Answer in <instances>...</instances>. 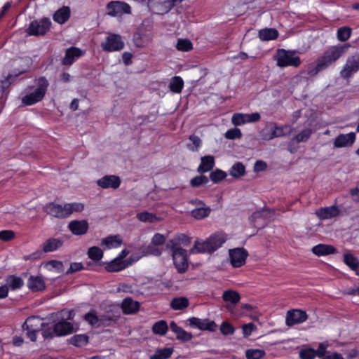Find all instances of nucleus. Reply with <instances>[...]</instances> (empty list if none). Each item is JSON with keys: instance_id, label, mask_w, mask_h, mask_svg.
Masks as SVG:
<instances>
[{"instance_id": "2eb2a0df", "label": "nucleus", "mask_w": 359, "mask_h": 359, "mask_svg": "<svg viewBox=\"0 0 359 359\" xmlns=\"http://www.w3.org/2000/svg\"><path fill=\"white\" fill-rule=\"evenodd\" d=\"M248 255V252L242 248H234L229 250V260L233 267L243 266L245 263Z\"/></svg>"}, {"instance_id": "6ab92c4d", "label": "nucleus", "mask_w": 359, "mask_h": 359, "mask_svg": "<svg viewBox=\"0 0 359 359\" xmlns=\"http://www.w3.org/2000/svg\"><path fill=\"white\" fill-rule=\"evenodd\" d=\"M227 240V236L224 232H217L211 235L208 238V243L212 252L217 250Z\"/></svg>"}, {"instance_id": "f257e3e1", "label": "nucleus", "mask_w": 359, "mask_h": 359, "mask_svg": "<svg viewBox=\"0 0 359 359\" xmlns=\"http://www.w3.org/2000/svg\"><path fill=\"white\" fill-rule=\"evenodd\" d=\"M58 321L55 323L52 332L44 331V337H53L54 336H65L71 334L74 331L73 325L67 320H72L74 317V310L63 309L55 314Z\"/></svg>"}, {"instance_id": "423d86ee", "label": "nucleus", "mask_w": 359, "mask_h": 359, "mask_svg": "<svg viewBox=\"0 0 359 359\" xmlns=\"http://www.w3.org/2000/svg\"><path fill=\"white\" fill-rule=\"evenodd\" d=\"M106 13L111 17H121L125 14H130L131 7L125 1H111L106 5Z\"/></svg>"}, {"instance_id": "72a5a7b5", "label": "nucleus", "mask_w": 359, "mask_h": 359, "mask_svg": "<svg viewBox=\"0 0 359 359\" xmlns=\"http://www.w3.org/2000/svg\"><path fill=\"white\" fill-rule=\"evenodd\" d=\"M258 36L262 41H271L278 38V32L274 28H265L259 31Z\"/></svg>"}, {"instance_id": "69168bd1", "label": "nucleus", "mask_w": 359, "mask_h": 359, "mask_svg": "<svg viewBox=\"0 0 359 359\" xmlns=\"http://www.w3.org/2000/svg\"><path fill=\"white\" fill-rule=\"evenodd\" d=\"M209 182L208 178L205 175H199L192 178L190 184L194 187H198L202 184H205Z\"/></svg>"}, {"instance_id": "58836bf2", "label": "nucleus", "mask_w": 359, "mask_h": 359, "mask_svg": "<svg viewBox=\"0 0 359 359\" xmlns=\"http://www.w3.org/2000/svg\"><path fill=\"white\" fill-rule=\"evenodd\" d=\"M174 352L173 348H158L155 353L150 355V359H168Z\"/></svg>"}, {"instance_id": "09e8293b", "label": "nucleus", "mask_w": 359, "mask_h": 359, "mask_svg": "<svg viewBox=\"0 0 359 359\" xmlns=\"http://www.w3.org/2000/svg\"><path fill=\"white\" fill-rule=\"evenodd\" d=\"M62 245L61 241L55 238L48 240L43 245V250L46 252H53L58 249Z\"/></svg>"}, {"instance_id": "f8f14e48", "label": "nucleus", "mask_w": 359, "mask_h": 359, "mask_svg": "<svg viewBox=\"0 0 359 359\" xmlns=\"http://www.w3.org/2000/svg\"><path fill=\"white\" fill-rule=\"evenodd\" d=\"M190 203L195 206L191 211V215L196 219H203L208 217L211 212V208L205 204L203 201L198 199L191 200Z\"/></svg>"}, {"instance_id": "7ed1b4c3", "label": "nucleus", "mask_w": 359, "mask_h": 359, "mask_svg": "<svg viewBox=\"0 0 359 359\" xmlns=\"http://www.w3.org/2000/svg\"><path fill=\"white\" fill-rule=\"evenodd\" d=\"M350 47V43L338 44L329 47L318 58L322 63L320 65L327 69L344 55Z\"/></svg>"}, {"instance_id": "680f3d73", "label": "nucleus", "mask_w": 359, "mask_h": 359, "mask_svg": "<svg viewBox=\"0 0 359 359\" xmlns=\"http://www.w3.org/2000/svg\"><path fill=\"white\" fill-rule=\"evenodd\" d=\"M344 262L353 270L358 269L359 266V262L357 258L351 254H346L344 255Z\"/></svg>"}, {"instance_id": "bb28decb", "label": "nucleus", "mask_w": 359, "mask_h": 359, "mask_svg": "<svg viewBox=\"0 0 359 359\" xmlns=\"http://www.w3.org/2000/svg\"><path fill=\"white\" fill-rule=\"evenodd\" d=\"M27 287L32 292H38L43 290L46 287V285L41 276H31L27 280Z\"/></svg>"}, {"instance_id": "4d7b16f0", "label": "nucleus", "mask_w": 359, "mask_h": 359, "mask_svg": "<svg viewBox=\"0 0 359 359\" xmlns=\"http://www.w3.org/2000/svg\"><path fill=\"white\" fill-rule=\"evenodd\" d=\"M266 353L263 349L252 348L245 352V356L248 359H260L265 355Z\"/></svg>"}, {"instance_id": "4468645a", "label": "nucleus", "mask_w": 359, "mask_h": 359, "mask_svg": "<svg viewBox=\"0 0 359 359\" xmlns=\"http://www.w3.org/2000/svg\"><path fill=\"white\" fill-rule=\"evenodd\" d=\"M259 113L252 114L236 113L232 116L231 122L235 126L244 125L245 123H255L260 120Z\"/></svg>"}, {"instance_id": "e433bc0d", "label": "nucleus", "mask_w": 359, "mask_h": 359, "mask_svg": "<svg viewBox=\"0 0 359 359\" xmlns=\"http://www.w3.org/2000/svg\"><path fill=\"white\" fill-rule=\"evenodd\" d=\"M312 133V130L310 128H306L303 130L301 133L297 134L295 137H294L290 143L289 150L291 153H293L294 151L292 149V144L294 142H306L311 136Z\"/></svg>"}, {"instance_id": "de8ad7c7", "label": "nucleus", "mask_w": 359, "mask_h": 359, "mask_svg": "<svg viewBox=\"0 0 359 359\" xmlns=\"http://www.w3.org/2000/svg\"><path fill=\"white\" fill-rule=\"evenodd\" d=\"M170 306L174 310H182L189 306V300L186 297H177L172 300Z\"/></svg>"}, {"instance_id": "b1692460", "label": "nucleus", "mask_w": 359, "mask_h": 359, "mask_svg": "<svg viewBox=\"0 0 359 359\" xmlns=\"http://www.w3.org/2000/svg\"><path fill=\"white\" fill-rule=\"evenodd\" d=\"M123 243L122 238L120 235L109 236L103 238L101 241V245L104 249H112L120 247Z\"/></svg>"}, {"instance_id": "1a4fd4ad", "label": "nucleus", "mask_w": 359, "mask_h": 359, "mask_svg": "<svg viewBox=\"0 0 359 359\" xmlns=\"http://www.w3.org/2000/svg\"><path fill=\"white\" fill-rule=\"evenodd\" d=\"M267 128L268 126L260 133L263 140H271L276 137L288 135L293 131V128L288 125L277 126L276 124H273L269 133L266 131Z\"/></svg>"}, {"instance_id": "6e6552de", "label": "nucleus", "mask_w": 359, "mask_h": 359, "mask_svg": "<svg viewBox=\"0 0 359 359\" xmlns=\"http://www.w3.org/2000/svg\"><path fill=\"white\" fill-rule=\"evenodd\" d=\"M174 264L179 273L184 272L188 267V255L182 248H170Z\"/></svg>"}, {"instance_id": "bf43d9fd", "label": "nucleus", "mask_w": 359, "mask_h": 359, "mask_svg": "<svg viewBox=\"0 0 359 359\" xmlns=\"http://www.w3.org/2000/svg\"><path fill=\"white\" fill-rule=\"evenodd\" d=\"M176 48L181 51H189L193 48V46L189 40L180 39L177 41Z\"/></svg>"}, {"instance_id": "473e14b6", "label": "nucleus", "mask_w": 359, "mask_h": 359, "mask_svg": "<svg viewBox=\"0 0 359 359\" xmlns=\"http://www.w3.org/2000/svg\"><path fill=\"white\" fill-rule=\"evenodd\" d=\"M192 254L212 252L208 239L205 241H196L190 250Z\"/></svg>"}, {"instance_id": "8fccbe9b", "label": "nucleus", "mask_w": 359, "mask_h": 359, "mask_svg": "<svg viewBox=\"0 0 359 359\" xmlns=\"http://www.w3.org/2000/svg\"><path fill=\"white\" fill-rule=\"evenodd\" d=\"M189 142L187 147L188 149L191 151H198L202 145V141L201 138L196 135H192L189 137Z\"/></svg>"}, {"instance_id": "e2e57ef3", "label": "nucleus", "mask_w": 359, "mask_h": 359, "mask_svg": "<svg viewBox=\"0 0 359 359\" xmlns=\"http://www.w3.org/2000/svg\"><path fill=\"white\" fill-rule=\"evenodd\" d=\"M224 137L228 140L239 139L242 137L241 130L238 128L229 129L224 134Z\"/></svg>"}, {"instance_id": "dca6fc26", "label": "nucleus", "mask_w": 359, "mask_h": 359, "mask_svg": "<svg viewBox=\"0 0 359 359\" xmlns=\"http://www.w3.org/2000/svg\"><path fill=\"white\" fill-rule=\"evenodd\" d=\"M356 135L354 132L339 135L333 142L334 148L351 147L355 141Z\"/></svg>"}, {"instance_id": "c9c22d12", "label": "nucleus", "mask_w": 359, "mask_h": 359, "mask_svg": "<svg viewBox=\"0 0 359 359\" xmlns=\"http://www.w3.org/2000/svg\"><path fill=\"white\" fill-rule=\"evenodd\" d=\"M25 71V69H23L15 73L14 74H8L4 80L0 81V98L3 97L5 90L14 81V79Z\"/></svg>"}, {"instance_id": "c756f323", "label": "nucleus", "mask_w": 359, "mask_h": 359, "mask_svg": "<svg viewBox=\"0 0 359 359\" xmlns=\"http://www.w3.org/2000/svg\"><path fill=\"white\" fill-rule=\"evenodd\" d=\"M128 266V263L126 261L115 257L111 262L106 263L105 269L109 272H117L126 269Z\"/></svg>"}, {"instance_id": "13d9d810", "label": "nucleus", "mask_w": 359, "mask_h": 359, "mask_svg": "<svg viewBox=\"0 0 359 359\" xmlns=\"http://www.w3.org/2000/svg\"><path fill=\"white\" fill-rule=\"evenodd\" d=\"M227 174L226 172L220 169H216L210 174V179L214 183H218L224 180Z\"/></svg>"}, {"instance_id": "4c0bfd02", "label": "nucleus", "mask_w": 359, "mask_h": 359, "mask_svg": "<svg viewBox=\"0 0 359 359\" xmlns=\"http://www.w3.org/2000/svg\"><path fill=\"white\" fill-rule=\"evenodd\" d=\"M189 243V238L184 235L181 234L179 235L174 238L171 239L167 244L168 248H182L181 245H183L186 246Z\"/></svg>"}, {"instance_id": "9d476101", "label": "nucleus", "mask_w": 359, "mask_h": 359, "mask_svg": "<svg viewBox=\"0 0 359 359\" xmlns=\"http://www.w3.org/2000/svg\"><path fill=\"white\" fill-rule=\"evenodd\" d=\"M358 71L359 53H355L347 58L345 65L340 72V76L344 79H348Z\"/></svg>"}, {"instance_id": "2f4dec72", "label": "nucleus", "mask_w": 359, "mask_h": 359, "mask_svg": "<svg viewBox=\"0 0 359 359\" xmlns=\"http://www.w3.org/2000/svg\"><path fill=\"white\" fill-rule=\"evenodd\" d=\"M43 325V320L36 316L28 318L22 325V329H31L40 331Z\"/></svg>"}, {"instance_id": "a18cd8bd", "label": "nucleus", "mask_w": 359, "mask_h": 359, "mask_svg": "<svg viewBox=\"0 0 359 359\" xmlns=\"http://www.w3.org/2000/svg\"><path fill=\"white\" fill-rule=\"evenodd\" d=\"M168 330V326L165 320H159L155 323L152 326V331L154 334L164 336Z\"/></svg>"}, {"instance_id": "a211bd4d", "label": "nucleus", "mask_w": 359, "mask_h": 359, "mask_svg": "<svg viewBox=\"0 0 359 359\" xmlns=\"http://www.w3.org/2000/svg\"><path fill=\"white\" fill-rule=\"evenodd\" d=\"M97 184L102 189H116L119 187L121 184V179L116 175H106L99 179Z\"/></svg>"}, {"instance_id": "ddd939ff", "label": "nucleus", "mask_w": 359, "mask_h": 359, "mask_svg": "<svg viewBox=\"0 0 359 359\" xmlns=\"http://www.w3.org/2000/svg\"><path fill=\"white\" fill-rule=\"evenodd\" d=\"M308 318L306 313L300 309H292L287 312L285 324L289 327L301 324Z\"/></svg>"}, {"instance_id": "4be33fe9", "label": "nucleus", "mask_w": 359, "mask_h": 359, "mask_svg": "<svg viewBox=\"0 0 359 359\" xmlns=\"http://www.w3.org/2000/svg\"><path fill=\"white\" fill-rule=\"evenodd\" d=\"M340 210L337 206L331 205L329 207L320 208L316 210V214L320 219H329L337 217Z\"/></svg>"}, {"instance_id": "0eeeda50", "label": "nucleus", "mask_w": 359, "mask_h": 359, "mask_svg": "<svg viewBox=\"0 0 359 359\" xmlns=\"http://www.w3.org/2000/svg\"><path fill=\"white\" fill-rule=\"evenodd\" d=\"M125 46L122 36L119 34L110 33L101 43L103 50L107 52H116L121 50Z\"/></svg>"}, {"instance_id": "20e7f679", "label": "nucleus", "mask_w": 359, "mask_h": 359, "mask_svg": "<svg viewBox=\"0 0 359 359\" xmlns=\"http://www.w3.org/2000/svg\"><path fill=\"white\" fill-rule=\"evenodd\" d=\"M277 66L286 67L289 66L297 67L301 64V59L295 55V51L278 49L275 55Z\"/></svg>"}, {"instance_id": "774afa93", "label": "nucleus", "mask_w": 359, "mask_h": 359, "mask_svg": "<svg viewBox=\"0 0 359 359\" xmlns=\"http://www.w3.org/2000/svg\"><path fill=\"white\" fill-rule=\"evenodd\" d=\"M256 329L257 327L252 323L243 325L242 327L243 336L248 337Z\"/></svg>"}, {"instance_id": "a19ab883", "label": "nucleus", "mask_w": 359, "mask_h": 359, "mask_svg": "<svg viewBox=\"0 0 359 359\" xmlns=\"http://www.w3.org/2000/svg\"><path fill=\"white\" fill-rule=\"evenodd\" d=\"M266 212L264 210L254 212L250 217V222L257 228H260L265 223L264 217Z\"/></svg>"}, {"instance_id": "49530a36", "label": "nucleus", "mask_w": 359, "mask_h": 359, "mask_svg": "<svg viewBox=\"0 0 359 359\" xmlns=\"http://www.w3.org/2000/svg\"><path fill=\"white\" fill-rule=\"evenodd\" d=\"M24 284L22 279L15 276H10L6 278V285L12 290L20 289Z\"/></svg>"}, {"instance_id": "f03ea898", "label": "nucleus", "mask_w": 359, "mask_h": 359, "mask_svg": "<svg viewBox=\"0 0 359 359\" xmlns=\"http://www.w3.org/2000/svg\"><path fill=\"white\" fill-rule=\"evenodd\" d=\"M48 86L49 83L45 77L36 79L33 85L26 89L27 93L22 97V104L30 106L41 101L47 92Z\"/></svg>"}, {"instance_id": "052dcab7", "label": "nucleus", "mask_w": 359, "mask_h": 359, "mask_svg": "<svg viewBox=\"0 0 359 359\" xmlns=\"http://www.w3.org/2000/svg\"><path fill=\"white\" fill-rule=\"evenodd\" d=\"M322 63L318 59L317 63L316 65H311L308 67L307 73L309 76H313L316 75L318 72L325 69L326 68L324 66H321Z\"/></svg>"}, {"instance_id": "7c9ffc66", "label": "nucleus", "mask_w": 359, "mask_h": 359, "mask_svg": "<svg viewBox=\"0 0 359 359\" xmlns=\"http://www.w3.org/2000/svg\"><path fill=\"white\" fill-rule=\"evenodd\" d=\"M312 252L317 256H325L334 254L336 250L331 245L318 244L312 248Z\"/></svg>"}, {"instance_id": "864d4df0", "label": "nucleus", "mask_w": 359, "mask_h": 359, "mask_svg": "<svg viewBox=\"0 0 359 359\" xmlns=\"http://www.w3.org/2000/svg\"><path fill=\"white\" fill-rule=\"evenodd\" d=\"M351 35V29L348 27H342L338 29L337 38L339 41H346Z\"/></svg>"}, {"instance_id": "3c124183", "label": "nucleus", "mask_w": 359, "mask_h": 359, "mask_svg": "<svg viewBox=\"0 0 359 359\" xmlns=\"http://www.w3.org/2000/svg\"><path fill=\"white\" fill-rule=\"evenodd\" d=\"M88 341V337L86 334H76L70 338L69 342L71 344L81 347L86 345Z\"/></svg>"}, {"instance_id": "338daca9", "label": "nucleus", "mask_w": 359, "mask_h": 359, "mask_svg": "<svg viewBox=\"0 0 359 359\" xmlns=\"http://www.w3.org/2000/svg\"><path fill=\"white\" fill-rule=\"evenodd\" d=\"M220 331L224 335H231L234 333L235 328L231 323L224 321L220 325Z\"/></svg>"}, {"instance_id": "c03bdc74", "label": "nucleus", "mask_w": 359, "mask_h": 359, "mask_svg": "<svg viewBox=\"0 0 359 359\" xmlns=\"http://www.w3.org/2000/svg\"><path fill=\"white\" fill-rule=\"evenodd\" d=\"M229 174L234 178H239L245 174V167L242 163L238 162L232 165Z\"/></svg>"}, {"instance_id": "39448f33", "label": "nucleus", "mask_w": 359, "mask_h": 359, "mask_svg": "<svg viewBox=\"0 0 359 359\" xmlns=\"http://www.w3.org/2000/svg\"><path fill=\"white\" fill-rule=\"evenodd\" d=\"M51 24L50 20L48 18L33 20L27 28L26 32L29 36L44 35L49 31Z\"/></svg>"}, {"instance_id": "412c9836", "label": "nucleus", "mask_w": 359, "mask_h": 359, "mask_svg": "<svg viewBox=\"0 0 359 359\" xmlns=\"http://www.w3.org/2000/svg\"><path fill=\"white\" fill-rule=\"evenodd\" d=\"M84 51L76 47H70L66 50L62 64L70 65L84 54Z\"/></svg>"}, {"instance_id": "f3484780", "label": "nucleus", "mask_w": 359, "mask_h": 359, "mask_svg": "<svg viewBox=\"0 0 359 359\" xmlns=\"http://www.w3.org/2000/svg\"><path fill=\"white\" fill-rule=\"evenodd\" d=\"M89 228L88 222L85 219L72 220L68 224L69 230L76 236H82L87 233Z\"/></svg>"}, {"instance_id": "6e6d98bb", "label": "nucleus", "mask_w": 359, "mask_h": 359, "mask_svg": "<svg viewBox=\"0 0 359 359\" xmlns=\"http://www.w3.org/2000/svg\"><path fill=\"white\" fill-rule=\"evenodd\" d=\"M65 205L68 217L74 212H81L84 209V205L81 203H65Z\"/></svg>"}, {"instance_id": "9b49d317", "label": "nucleus", "mask_w": 359, "mask_h": 359, "mask_svg": "<svg viewBox=\"0 0 359 359\" xmlns=\"http://www.w3.org/2000/svg\"><path fill=\"white\" fill-rule=\"evenodd\" d=\"M187 321L191 327L198 329L201 331L215 332L217 328L215 322L208 318L201 319L196 317H191L189 318Z\"/></svg>"}, {"instance_id": "ea45409f", "label": "nucleus", "mask_w": 359, "mask_h": 359, "mask_svg": "<svg viewBox=\"0 0 359 359\" xmlns=\"http://www.w3.org/2000/svg\"><path fill=\"white\" fill-rule=\"evenodd\" d=\"M184 87V81L179 76H175L172 77L169 83L170 90L175 93H180Z\"/></svg>"}, {"instance_id": "aec40b11", "label": "nucleus", "mask_w": 359, "mask_h": 359, "mask_svg": "<svg viewBox=\"0 0 359 359\" xmlns=\"http://www.w3.org/2000/svg\"><path fill=\"white\" fill-rule=\"evenodd\" d=\"M46 211L55 217L64 218L68 217L65 204L64 205L53 203L47 204Z\"/></svg>"}, {"instance_id": "603ef678", "label": "nucleus", "mask_w": 359, "mask_h": 359, "mask_svg": "<svg viewBox=\"0 0 359 359\" xmlns=\"http://www.w3.org/2000/svg\"><path fill=\"white\" fill-rule=\"evenodd\" d=\"M87 254L88 258L95 262L100 261L103 257L102 250L97 246L90 248Z\"/></svg>"}, {"instance_id": "a878e982", "label": "nucleus", "mask_w": 359, "mask_h": 359, "mask_svg": "<svg viewBox=\"0 0 359 359\" xmlns=\"http://www.w3.org/2000/svg\"><path fill=\"white\" fill-rule=\"evenodd\" d=\"M121 309L125 314H133L139 311L140 303L131 298H125L122 302Z\"/></svg>"}, {"instance_id": "cd10ccee", "label": "nucleus", "mask_w": 359, "mask_h": 359, "mask_svg": "<svg viewBox=\"0 0 359 359\" xmlns=\"http://www.w3.org/2000/svg\"><path fill=\"white\" fill-rule=\"evenodd\" d=\"M70 8L68 6H62L57 10L53 15V20L60 25L65 23L70 18Z\"/></svg>"}, {"instance_id": "0e129e2a", "label": "nucleus", "mask_w": 359, "mask_h": 359, "mask_svg": "<svg viewBox=\"0 0 359 359\" xmlns=\"http://www.w3.org/2000/svg\"><path fill=\"white\" fill-rule=\"evenodd\" d=\"M316 356V350L311 348H304L299 351L301 359H313Z\"/></svg>"}, {"instance_id": "79ce46f5", "label": "nucleus", "mask_w": 359, "mask_h": 359, "mask_svg": "<svg viewBox=\"0 0 359 359\" xmlns=\"http://www.w3.org/2000/svg\"><path fill=\"white\" fill-rule=\"evenodd\" d=\"M222 299L224 302L236 304L240 302L241 296L239 293L235 290H227L224 292Z\"/></svg>"}, {"instance_id": "5fc2aeb1", "label": "nucleus", "mask_w": 359, "mask_h": 359, "mask_svg": "<svg viewBox=\"0 0 359 359\" xmlns=\"http://www.w3.org/2000/svg\"><path fill=\"white\" fill-rule=\"evenodd\" d=\"M44 268L50 271L60 273L63 270V264L60 261L51 260L45 264Z\"/></svg>"}, {"instance_id": "37998d69", "label": "nucleus", "mask_w": 359, "mask_h": 359, "mask_svg": "<svg viewBox=\"0 0 359 359\" xmlns=\"http://www.w3.org/2000/svg\"><path fill=\"white\" fill-rule=\"evenodd\" d=\"M137 218L138 220L142 222L155 223L160 222L162 219L157 217L155 214L149 212H142L137 214Z\"/></svg>"}, {"instance_id": "c85d7f7f", "label": "nucleus", "mask_w": 359, "mask_h": 359, "mask_svg": "<svg viewBox=\"0 0 359 359\" xmlns=\"http://www.w3.org/2000/svg\"><path fill=\"white\" fill-rule=\"evenodd\" d=\"M215 165V158L212 156L208 155L201 158V163L197 171L200 173L207 172L211 170Z\"/></svg>"}, {"instance_id": "393cba45", "label": "nucleus", "mask_w": 359, "mask_h": 359, "mask_svg": "<svg viewBox=\"0 0 359 359\" xmlns=\"http://www.w3.org/2000/svg\"><path fill=\"white\" fill-rule=\"evenodd\" d=\"M153 39V35L150 32H139L134 35L133 41L137 47L147 46Z\"/></svg>"}, {"instance_id": "f704fd0d", "label": "nucleus", "mask_w": 359, "mask_h": 359, "mask_svg": "<svg viewBox=\"0 0 359 359\" xmlns=\"http://www.w3.org/2000/svg\"><path fill=\"white\" fill-rule=\"evenodd\" d=\"M84 319L93 327H98L104 325V318L102 317H98L95 311H90V312L87 313L84 316Z\"/></svg>"}, {"instance_id": "5701e85b", "label": "nucleus", "mask_w": 359, "mask_h": 359, "mask_svg": "<svg viewBox=\"0 0 359 359\" xmlns=\"http://www.w3.org/2000/svg\"><path fill=\"white\" fill-rule=\"evenodd\" d=\"M170 328L175 334L177 339L180 341H189L193 338L191 333L178 326L174 321L170 323Z\"/></svg>"}]
</instances>
